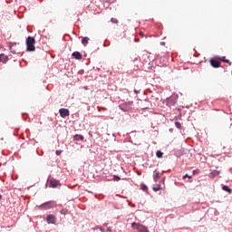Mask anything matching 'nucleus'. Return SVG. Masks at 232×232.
<instances>
[{"label": "nucleus", "mask_w": 232, "mask_h": 232, "mask_svg": "<svg viewBox=\"0 0 232 232\" xmlns=\"http://www.w3.org/2000/svg\"><path fill=\"white\" fill-rule=\"evenodd\" d=\"M119 109L121 110V111L130 112L133 111L135 107H133V102H125L119 105Z\"/></svg>", "instance_id": "nucleus-1"}, {"label": "nucleus", "mask_w": 232, "mask_h": 232, "mask_svg": "<svg viewBox=\"0 0 232 232\" xmlns=\"http://www.w3.org/2000/svg\"><path fill=\"white\" fill-rule=\"evenodd\" d=\"M26 52H35V38L28 36L26 38Z\"/></svg>", "instance_id": "nucleus-2"}, {"label": "nucleus", "mask_w": 232, "mask_h": 232, "mask_svg": "<svg viewBox=\"0 0 232 232\" xmlns=\"http://www.w3.org/2000/svg\"><path fill=\"white\" fill-rule=\"evenodd\" d=\"M37 209H40L42 211H46L48 209H52L55 208V201H47L45 203H43L42 205L36 206Z\"/></svg>", "instance_id": "nucleus-3"}, {"label": "nucleus", "mask_w": 232, "mask_h": 232, "mask_svg": "<svg viewBox=\"0 0 232 232\" xmlns=\"http://www.w3.org/2000/svg\"><path fill=\"white\" fill-rule=\"evenodd\" d=\"M131 227H133V229H137V231L139 232H150V230H148V227L140 223L132 222Z\"/></svg>", "instance_id": "nucleus-4"}, {"label": "nucleus", "mask_w": 232, "mask_h": 232, "mask_svg": "<svg viewBox=\"0 0 232 232\" xmlns=\"http://www.w3.org/2000/svg\"><path fill=\"white\" fill-rule=\"evenodd\" d=\"M178 99H179V96L173 94L170 97L166 99V104L169 107L175 106V104L177 103Z\"/></svg>", "instance_id": "nucleus-5"}, {"label": "nucleus", "mask_w": 232, "mask_h": 232, "mask_svg": "<svg viewBox=\"0 0 232 232\" xmlns=\"http://www.w3.org/2000/svg\"><path fill=\"white\" fill-rule=\"evenodd\" d=\"M60 116L62 119H66V117H70V111L65 108H62L59 110Z\"/></svg>", "instance_id": "nucleus-6"}, {"label": "nucleus", "mask_w": 232, "mask_h": 232, "mask_svg": "<svg viewBox=\"0 0 232 232\" xmlns=\"http://www.w3.org/2000/svg\"><path fill=\"white\" fill-rule=\"evenodd\" d=\"M50 188H57L58 186H61V181L55 179H51L49 182Z\"/></svg>", "instance_id": "nucleus-7"}, {"label": "nucleus", "mask_w": 232, "mask_h": 232, "mask_svg": "<svg viewBox=\"0 0 232 232\" xmlns=\"http://www.w3.org/2000/svg\"><path fill=\"white\" fill-rule=\"evenodd\" d=\"M46 222L47 224H55V222H57V219L55 216L50 214V215H47L46 217Z\"/></svg>", "instance_id": "nucleus-8"}, {"label": "nucleus", "mask_w": 232, "mask_h": 232, "mask_svg": "<svg viewBox=\"0 0 232 232\" xmlns=\"http://www.w3.org/2000/svg\"><path fill=\"white\" fill-rule=\"evenodd\" d=\"M210 64L213 68H220V61H218L217 59H211Z\"/></svg>", "instance_id": "nucleus-9"}, {"label": "nucleus", "mask_w": 232, "mask_h": 232, "mask_svg": "<svg viewBox=\"0 0 232 232\" xmlns=\"http://www.w3.org/2000/svg\"><path fill=\"white\" fill-rule=\"evenodd\" d=\"M72 57H73V59H76L77 61H81V59H82V54H81V53L76 51V52L72 53Z\"/></svg>", "instance_id": "nucleus-10"}, {"label": "nucleus", "mask_w": 232, "mask_h": 232, "mask_svg": "<svg viewBox=\"0 0 232 232\" xmlns=\"http://www.w3.org/2000/svg\"><path fill=\"white\" fill-rule=\"evenodd\" d=\"M160 177H162V174H160V172H157V170H154V172H153L154 182H157L159 180V179H160Z\"/></svg>", "instance_id": "nucleus-11"}, {"label": "nucleus", "mask_w": 232, "mask_h": 232, "mask_svg": "<svg viewBox=\"0 0 232 232\" xmlns=\"http://www.w3.org/2000/svg\"><path fill=\"white\" fill-rule=\"evenodd\" d=\"M220 175V172L218 170H212L209 174L210 179H215V177H218Z\"/></svg>", "instance_id": "nucleus-12"}, {"label": "nucleus", "mask_w": 232, "mask_h": 232, "mask_svg": "<svg viewBox=\"0 0 232 232\" xmlns=\"http://www.w3.org/2000/svg\"><path fill=\"white\" fill-rule=\"evenodd\" d=\"M73 140H76L77 142H79V140H84V136L81 134H75L73 136Z\"/></svg>", "instance_id": "nucleus-13"}, {"label": "nucleus", "mask_w": 232, "mask_h": 232, "mask_svg": "<svg viewBox=\"0 0 232 232\" xmlns=\"http://www.w3.org/2000/svg\"><path fill=\"white\" fill-rule=\"evenodd\" d=\"M8 61V56L5 53L0 54V63H6Z\"/></svg>", "instance_id": "nucleus-14"}, {"label": "nucleus", "mask_w": 232, "mask_h": 232, "mask_svg": "<svg viewBox=\"0 0 232 232\" xmlns=\"http://www.w3.org/2000/svg\"><path fill=\"white\" fill-rule=\"evenodd\" d=\"M222 189H223V191H227V193H229V195H231V193H232V189L229 187H227V185H224L222 187Z\"/></svg>", "instance_id": "nucleus-15"}, {"label": "nucleus", "mask_w": 232, "mask_h": 232, "mask_svg": "<svg viewBox=\"0 0 232 232\" xmlns=\"http://www.w3.org/2000/svg\"><path fill=\"white\" fill-rule=\"evenodd\" d=\"M144 102H145L146 105H142L141 110H150V102L145 100Z\"/></svg>", "instance_id": "nucleus-16"}, {"label": "nucleus", "mask_w": 232, "mask_h": 232, "mask_svg": "<svg viewBox=\"0 0 232 232\" xmlns=\"http://www.w3.org/2000/svg\"><path fill=\"white\" fill-rule=\"evenodd\" d=\"M163 155H164V153H163L162 151L157 150V152H156V157H157L158 159H162Z\"/></svg>", "instance_id": "nucleus-17"}, {"label": "nucleus", "mask_w": 232, "mask_h": 232, "mask_svg": "<svg viewBox=\"0 0 232 232\" xmlns=\"http://www.w3.org/2000/svg\"><path fill=\"white\" fill-rule=\"evenodd\" d=\"M88 41H90V38L85 36L82 39V44H83L84 45H86V44L88 43Z\"/></svg>", "instance_id": "nucleus-18"}, {"label": "nucleus", "mask_w": 232, "mask_h": 232, "mask_svg": "<svg viewBox=\"0 0 232 232\" xmlns=\"http://www.w3.org/2000/svg\"><path fill=\"white\" fill-rule=\"evenodd\" d=\"M61 215H67L68 214V208H62L60 210Z\"/></svg>", "instance_id": "nucleus-19"}, {"label": "nucleus", "mask_w": 232, "mask_h": 232, "mask_svg": "<svg viewBox=\"0 0 232 232\" xmlns=\"http://www.w3.org/2000/svg\"><path fill=\"white\" fill-rule=\"evenodd\" d=\"M175 126L178 128V130H182V124L179 121H175Z\"/></svg>", "instance_id": "nucleus-20"}, {"label": "nucleus", "mask_w": 232, "mask_h": 232, "mask_svg": "<svg viewBox=\"0 0 232 232\" xmlns=\"http://www.w3.org/2000/svg\"><path fill=\"white\" fill-rule=\"evenodd\" d=\"M160 184H157L153 187V191H160Z\"/></svg>", "instance_id": "nucleus-21"}, {"label": "nucleus", "mask_w": 232, "mask_h": 232, "mask_svg": "<svg viewBox=\"0 0 232 232\" xmlns=\"http://www.w3.org/2000/svg\"><path fill=\"white\" fill-rule=\"evenodd\" d=\"M200 173L199 169H195L192 171V177H195V175H198Z\"/></svg>", "instance_id": "nucleus-22"}, {"label": "nucleus", "mask_w": 232, "mask_h": 232, "mask_svg": "<svg viewBox=\"0 0 232 232\" xmlns=\"http://www.w3.org/2000/svg\"><path fill=\"white\" fill-rule=\"evenodd\" d=\"M183 180H186V179H193V176L192 175H188V174H185L183 177H182Z\"/></svg>", "instance_id": "nucleus-23"}, {"label": "nucleus", "mask_w": 232, "mask_h": 232, "mask_svg": "<svg viewBox=\"0 0 232 232\" xmlns=\"http://www.w3.org/2000/svg\"><path fill=\"white\" fill-rule=\"evenodd\" d=\"M141 189H142V191H148V186H146L145 184H142Z\"/></svg>", "instance_id": "nucleus-24"}, {"label": "nucleus", "mask_w": 232, "mask_h": 232, "mask_svg": "<svg viewBox=\"0 0 232 232\" xmlns=\"http://www.w3.org/2000/svg\"><path fill=\"white\" fill-rule=\"evenodd\" d=\"M111 22H112L114 24H117L119 20H117V18H111Z\"/></svg>", "instance_id": "nucleus-25"}, {"label": "nucleus", "mask_w": 232, "mask_h": 232, "mask_svg": "<svg viewBox=\"0 0 232 232\" xmlns=\"http://www.w3.org/2000/svg\"><path fill=\"white\" fill-rule=\"evenodd\" d=\"M223 63H227V64H230L231 65V62L226 58H222L221 60Z\"/></svg>", "instance_id": "nucleus-26"}, {"label": "nucleus", "mask_w": 232, "mask_h": 232, "mask_svg": "<svg viewBox=\"0 0 232 232\" xmlns=\"http://www.w3.org/2000/svg\"><path fill=\"white\" fill-rule=\"evenodd\" d=\"M113 180L119 181V180H121V178L117 175H114L113 176Z\"/></svg>", "instance_id": "nucleus-27"}, {"label": "nucleus", "mask_w": 232, "mask_h": 232, "mask_svg": "<svg viewBox=\"0 0 232 232\" xmlns=\"http://www.w3.org/2000/svg\"><path fill=\"white\" fill-rule=\"evenodd\" d=\"M78 73H79V75H82V73H84V71H83V70H80V71L78 72Z\"/></svg>", "instance_id": "nucleus-28"}, {"label": "nucleus", "mask_w": 232, "mask_h": 232, "mask_svg": "<svg viewBox=\"0 0 232 232\" xmlns=\"http://www.w3.org/2000/svg\"><path fill=\"white\" fill-rule=\"evenodd\" d=\"M55 153H56V155H61V153H63V151L62 150H56Z\"/></svg>", "instance_id": "nucleus-29"}, {"label": "nucleus", "mask_w": 232, "mask_h": 232, "mask_svg": "<svg viewBox=\"0 0 232 232\" xmlns=\"http://www.w3.org/2000/svg\"><path fill=\"white\" fill-rule=\"evenodd\" d=\"M11 53L14 54L17 53V52H15V50H12V48H11Z\"/></svg>", "instance_id": "nucleus-30"}, {"label": "nucleus", "mask_w": 232, "mask_h": 232, "mask_svg": "<svg viewBox=\"0 0 232 232\" xmlns=\"http://www.w3.org/2000/svg\"><path fill=\"white\" fill-rule=\"evenodd\" d=\"M134 93H136V95H137V94H139V93H140V91H138V90H134Z\"/></svg>", "instance_id": "nucleus-31"}, {"label": "nucleus", "mask_w": 232, "mask_h": 232, "mask_svg": "<svg viewBox=\"0 0 232 232\" xmlns=\"http://www.w3.org/2000/svg\"><path fill=\"white\" fill-rule=\"evenodd\" d=\"M164 44H166V43L160 42V45H161V46H164Z\"/></svg>", "instance_id": "nucleus-32"}, {"label": "nucleus", "mask_w": 232, "mask_h": 232, "mask_svg": "<svg viewBox=\"0 0 232 232\" xmlns=\"http://www.w3.org/2000/svg\"><path fill=\"white\" fill-rule=\"evenodd\" d=\"M107 231H108V232H111V227H108V228H107Z\"/></svg>", "instance_id": "nucleus-33"}, {"label": "nucleus", "mask_w": 232, "mask_h": 232, "mask_svg": "<svg viewBox=\"0 0 232 232\" xmlns=\"http://www.w3.org/2000/svg\"><path fill=\"white\" fill-rule=\"evenodd\" d=\"M169 131L170 133H173V129H169Z\"/></svg>", "instance_id": "nucleus-34"}, {"label": "nucleus", "mask_w": 232, "mask_h": 232, "mask_svg": "<svg viewBox=\"0 0 232 232\" xmlns=\"http://www.w3.org/2000/svg\"><path fill=\"white\" fill-rule=\"evenodd\" d=\"M108 226V223H104L103 227H106Z\"/></svg>", "instance_id": "nucleus-35"}, {"label": "nucleus", "mask_w": 232, "mask_h": 232, "mask_svg": "<svg viewBox=\"0 0 232 232\" xmlns=\"http://www.w3.org/2000/svg\"><path fill=\"white\" fill-rule=\"evenodd\" d=\"M140 35L141 37H144V34H142V33H140Z\"/></svg>", "instance_id": "nucleus-36"}, {"label": "nucleus", "mask_w": 232, "mask_h": 232, "mask_svg": "<svg viewBox=\"0 0 232 232\" xmlns=\"http://www.w3.org/2000/svg\"><path fill=\"white\" fill-rule=\"evenodd\" d=\"M2 199H3V195L0 194V200H2Z\"/></svg>", "instance_id": "nucleus-37"}, {"label": "nucleus", "mask_w": 232, "mask_h": 232, "mask_svg": "<svg viewBox=\"0 0 232 232\" xmlns=\"http://www.w3.org/2000/svg\"><path fill=\"white\" fill-rule=\"evenodd\" d=\"M100 231H102V232H104V229H102V228H100Z\"/></svg>", "instance_id": "nucleus-38"}, {"label": "nucleus", "mask_w": 232, "mask_h": 232, "mask_svg": "<svg viewBox=\"0 0 232 232\" xmlns=\"http://www.w3.org/2000/svg\"><path fill=\"white\" fill-rule=\"evenodd\" d=\"M103 46H108V44H104Z\"/></svg>", "instance_id": "nucleus-39"}]
</instances>
